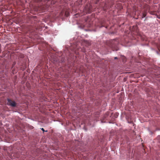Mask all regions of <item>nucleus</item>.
<instances>
[{
	"mask_svg": "<svg viewBox=\"0 0 160 160\" xmlns=\"http://www.w3.org/2000/svg\"><path fill=\"white\" fill-rule=\"evenodd\" d=\"M118 41L117 40H111L108 42V45L112 48L113 51H117L118 49L117 47Z\"/></svg>",
	"mask_w": 160,
	"mask_h": 160,
	"instance_id": "nucleus-1",
	"label": "nucleus"
},
{
	"mask_svg": "<svg viewBox=\"0 0 160 160\" xmlns=\"http://www.w3.org/2000/svg\"><path fill=\"white\" fill-rule=\"evenodd\" d=\"M7 100L8 101L7 103L8 105L13 107H15L17 106V103L15 101L9 98H8Z\"/></svg>",
	"mask_w": 160,
	"mask_h": 160,
	"instance_id": "nucleus-2",
	"label": "nucleus"
},
{
	"mask_svg": "<svg viewBox=\"0 0 160 160\" xmlns=\"http://www.w3.org/2000/svg\"><path fill=\"white\" fill-rule=\"evenodd\" d=\"M121 58L123 62H125L126 61V58L124 56H122V57Z\"/></svg>",
	"mask_w": 160,
	"mask_h": 160,
	"instance_id": "nucleus-3",
	"label": "nucleus"
},
{
	"mask_svg": "<svg viewBox=\"0 0 160 160\" xmlns=\"http://www.w3.org/2000/svg\"><path fill=\"white\" fill-rule=\"evenodd\" d=\"M147 15V13L146 12H144L142 13V18H143L146 17Z\"/></svg>",
	"mask_w": 160,
	"mask_h": 160,
	"instance_id": "nucleus-4",
	"label": "nucleus"
},
{
	"mask_svg": "<svg viewBox=\"0 0 160 160\" xmlns=\"http://www.w3.org/2000/svg\"><path fill=\"white\" fill-rule=\"evenodd\" d=\"M65 15L66 17H68L69 15V13L68 12H66L65 13Z\"/></svg>",
	"mask_w": 160,
	"mask_h": 160,
	"instance_id": "nucleus-5",
	"label": "nucleus"
},
{
	"mask_svg": "<svg viewBox=\"0 0 160 160\" xmlns=\"http://www.w3.org/2000/svg\"><path fill=\"white\" fill-rule=\"evenodd\" d=\"M91 8H89V9H88V13H90V12L91 11Z\"/></svg>",
	"mask_w": 160,
	"mask_h": 160,
	"instance_id": "nucleus-6",
	"label": "nucleus"
},
{
	"mask_svg": "<svg viewBox=\"0 0 160 160\" xmlns=\"http://www.w3.org/2000/svg\"><path fill=\"white\" fill-rule=\"evenodd\" d=\"M41 130L43 131V132L45 131L44 130V129H43V128H41Z\"/></svg>",
	"mask_w": 160,
	"mask_h": 160,
	"instance_id": "nucleus-7",
	"label": "nucleus"
},
{
	"mask_svg": "<svg viewBox=\"0 0 160 160\" xmlns=\"http://www.w3.org/2000/svg\"><path fill=\"white\" fill-rule=\"evenodd\" d=\"M82 50L83 52H85V50L84 49H83Z\"/></svg>",
	"mask_w": 160,
	"mask_h": 160,
	"instance_id": "nucleus-8",
	"label": "nucleus"
},
{
	"mask_svg": "<svg viewBox=\"0 0 160 160\" xmlns=\"http://www.w3.org/2000/svg\"><path fill=\"white\" fill-rule=\"evenodd\" d=\"M158 49L160 51V46H159L158 47Z\"/></svg>",
	"mask_w": 160,
	"mask_h": 160,
	"instance_id": "nucleus-9",
	"label": "nucleus"
},
{
	"mask_svg": "<svg viewBox=\"0 0 160 160\" xmlns=\"http://www.w3.org/2000/svg\"><path fill=\"white\" fill-rule=\"evenodd\" d=\"M118 59V58L117 57H115L114 58V59Z\"/></svg>",
	"mask_w": 160,
	"mask_h": 160,
	"instance_id": "nucleus-10",
	"label": "nucleus"
}]
</instances>
